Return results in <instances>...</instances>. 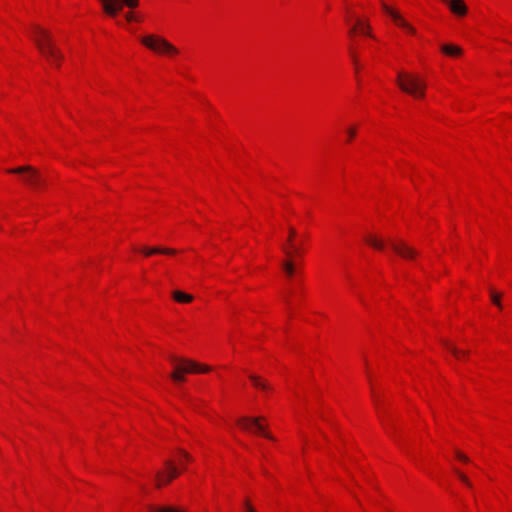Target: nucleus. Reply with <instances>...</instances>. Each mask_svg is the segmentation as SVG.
Segmentation results:
<instances>
[{
  "label": "nucleus",
  "instance_id": "nucleus-24",
  "mask_svg": "<svg viewBox=\"0 0 512 512\" xmlns=\"http://www.w3.org/2000/svg\"><path fill=\"white\" fill-rule=\"evenodd\" d=\"M491 300H492V302H493L496 306H498V307H500V308H501L500 295H499V294H497V293H496V292H494V291H491Z\"/></svg>",
  "mask_w": 512,
  "mask_h": 512
},
{
  "label": "nucleus",
  "instance_id": "nucleus-31",
  "mask_svg": "<svg viewBox=\"0 0 512 512\" xmlns=\"http://www.w3.org/2000/svg\"><path fill=\"white\" fill-rule=\"evenodd\" d=\"M245 512H257L252 505H248L247 508H245Z\"/></svg>",
  "mask_w": 512,
  "mask_h": 512
},
{
  "label": "nucleus",
  "instance_id": "nucleus-32",
  "mask_svg": "<svg viewBox=\"0 0 512 512\" xmlns=\"http://www.w3.org/2000/svg\"><path fill=\"white\" fill-rule=\"evenodd\" d=\"M183 398H184L187 402H189L190 404H192V400L190 399V397H188V396L184 395V396H183Z\"/></svg>",
  "mask_w": 512,
  "mask_h": 512
},
{
  "label": "nucleus",
  "instance_id": "nucleus-13",
  "mask_svg": "<svg viewBox=\"0 0 512 512\" xmlns=\"http://www.w3.org/2000/svg\"><path fill=\"white\" fill-rule=\"evenodd\" d=\"M249 378L255 387H257L261 390H270L271 389L270 385L267 382H265L264 380H262L259 376L255 375V374H250Z\"/></svg>",
  "mask_w": 512,
  "mask_h": 512
},
{
  "label": "nucleus",
  "instance_id": "nucleus-4",
  "mask_svg": "<svg viewBox=\"0 0 512 512\" xmlns=\"http://www.w3.org/2000/svg\"><path fill=\"white\" fill-rule=\"evenodd\" d=\"M397 84L402 91L415 97H423L425 91V83L416 76L398 73Z\"/></svg>",
  "mask_w": 512,
  "mask_h": 512
},
{
  "label": "nucleus",
  "instance_id": "nucleus-19",
  "mask_svg": "<svg viewBox=\"0 0 512 512\" xmlns=\"http://www.w3.org/2000/svg\"><path fill=\"white\" fill-rule=\"evenodd\" d=\"M356 25H357L359 33L372 37V35L370 33V26L368 24L362 22L360 19H357Z\"/></svg>",
  "mask_w": 512,
  "mask_h": 512
},
{
  "label": "nucleus",
  "instance_id": "nucleus-16",
  "mask_svg": "<svg viewBox=\"0 0 512 512\" xmlns=\"http://www.w3.org/2000/svg\"><path fill=\"white\" fill-rule=\"evenodd\" d=\"M441 50L449 55V56H458L462 53V50L460 47L458 46H454V45H450V44H447V45H443L441 47Z\"/></svg>",
  "mask_w": 512,
  "mask_h": 512
},
{
  "label": "nucleus",
  "instance_id": "nucleus-6",
  "mask_svg": "<svg viewBox=\"0 0 512 512\" xmlns=\"http://www.w3.org/2000/svg\"><path fill=\"white\" fill-rule=\"evenodd\" d=\"M103 12L112 18H115L124 6L135 8L139 4V0H99Z\"/></svg>",
  "mask_w": 512,
  "mask_h": 512
},
{
  "label": "nucleus",
  "instance_id": "nucleus-29",
  "mask_svg": "<svg viewBox=\"0 0 512 512\" xmlns=\"http://www.w3.org/2000/svg\"><path fill=\"white\" fill-rule=\"evenodd\" d=\"M179 452L182 455V457L184 459H186L187 461H190L192 459L191 456L187 452H185L184 450H179Z\"/></svg>",
  "mask_w": 512,
  "mask_h": 512
},
{
  "label": "nucleus",
  "instance_id": "nucleus-23",
  "mask_svg": "<svg viewBox=\"0 0 512 512\" xmlns=\"http://www.w3.org/2000/svg\"><path fill=\"white\" fill-rule=\"evenodd\" d=\"M349 55L355 65L356 69H358V66H359L358 55H357L356 50L352 46L349 47Z\"/></svg>",
  "mask_w": 512,
  "mask_h": 512
},
{
  "label": "nucleus",
  "instance_id": "nucleus-3",
  "mask_svg": "<svg viewBox=\"0 0 512 512\" xmlns=\"http://www.w3.org/2000/svg\"><path fill=\"white\" fill-rule=\"evenodd\" d=\"M173 371L170 374V378L176 383H182L185 381V374L194 372L197 369L198 364L192 360L178 358L176 356L169 357Z\"/></svg>",
  "mask_w": 512,
  "mask_h": 512
},
{
  "label": "nucleus",
  "instance_id": "nucleus-7",
  "mask_svg": "<svg viewBox=\"0 0 512 512\" xmlns=\"http://www.w3.org/2000/svg\"><path fill=\"white\" fill-rule=\"evenodd\" d=\"M261 418H252V417H241L237 420L238 426L244 431L249 432H259L262 433L266 438L273 440V436L269 433H265L264 426L260 423Z\"/></svg>",
  "mask_w": 512,
  "mask_h": 512
},
{
  "label": "nucleus",
  "instance_id": "nucleus-9",
  "mask_svg": "<svg viewBox=\"0 0 512 512\" xmlns=\"http://www.w3.org/2000/svg\"><path fill=\"white\" fill-rule=\"evenodd\" d=\"M390 246L398 255L405 259H411L417 255V251L403 241H390Z\"/></svg>",
  "mask_w": 512,
  "mask_h": 512
},
{
  "label": "nucleus",
  "instance_id": "nucleus-1",
  "mask_svg": "<svg viewBox=\"0 0 512 512\" xmlns=\"http://www.w3.org/2000/svg\"><path fill=\"white\" fill-rule=\"evenodd\" d=\"M32 39L35 42L39 52L53 65L59 66L63 59V54L55 45L51 33L39 26H34Z\"/></svg>",
  "mask_w": 512,
  "mask_h": 512
},
{
  "label": "nucleus",
  "instance_id": "nucleus-8",
  "mask_svg": "<svg viewBox=\"0 0 512 512\" xmlns=\"http://www.w3.org/2000/svg\"><path fill=\"white\" fill-rule=\"evenodd\" d=\"M382 9L383 11L388 14L392 20L395 22L396 25L400 26L401 28L405 29L410 34H415L416 30L413 26H411L402 16L401 14L396 11L395 9L389 7L387 4L382 3Z\"/></svg>",
  "mask_w": 512,
  "mask_h": 512
},
{
  "label": "nucleus",
  "instance_id": "nucleus-17",
  "mask_svg": "<svg viewBox=\"0 0 512 512\" xmlns=\"http://www.w3.org/2000/svg\"><path fill=\"white\" fill-rule=\"evenodd\" d=\"M142 252L146 256H150L157 253H163V254H174L176 251L173 249H163V248H144Z\"/></svg>",
  "mask_w": 512,
  "mask_h": 512
},
{
  "label": "nucleus",
  "instance_id": "nucleus-28",
  "mask_svg": "<svg viewBox=\"0 0 512 512\" xmlns=\"http://www.w3.org/2000/svg\"><path fill=\"white\" fill-rule=\"evenodd\" d=\"M124 17H125V19H126L128 22H131V21H133V20H134V15H133V13H131V12H127V13H125Z\"/></svg>",
  "mask_w": 512,
  "mask_h": 512
},
{
  "label": "nucleus",
  "instance_id": "nucleus-2",
  "mask_svg": "<svg viewBox=\"0 0 512 512\" xmlns=\"http://www.w3.org/2000/svg\"><path fill=\"white\" fill-rule=\"evenodd\" d=\"M8 172L21 175L23 182L33 189L42 187L46 182L43 175L36 168L30 165L9 169Z\"/></svg>",
  "mask_w": 512,
  "mask_h": 512
},
{
  "label": "nucleus",
  "instance_id": "nucleus-26",
  "mask_svg": "<svg viewBox=\"0 0 512 512\" xmlns=\"http://www.w3.org/2000/svg\"><path fill=\"white\" fill-rule=\"evenodd\" d=\"M455 454H456V457H457L459 460H461V461H463V462H465V463H468V462H469V458H468L467 456H465L463 453H461V452H459V451H456V453H455Z\"/></svg>",
  "mask_w": 512,
  "mask_h": 512
},
{
  "label": "nucleus",
  "instance_id": "nucleus-15",
  "mask_svg": "<svg viewBox=\"0 0 512 512\" xmlns=\"http://www.w3.org/2000/svg\"><path fill=\"white\" fill-rule=\"evenodd\" d=\"M282 269L284 270L286 276L288 278H291L296 271L295 263L293 262V260L287 259L282 262Z\"/></svg>",
  "mask_w": 512,
  "mask_h": 512
},
{
  "label": "nucleus",
  "instance_id": "nucleus-20",
  "mask_svg": "<svg viewBox=\"0 0 512 512\" xmlns=\"http://www.w3.org/2000/svg\"><path fill=\"white\" fill-rule=\"evenodd\" d=\"M444 345L458 359H461L467 354V352L458 350L455 346L449 344L448 342H445Z\"/></svg>",
  "mask_w": 512,
  "mask_h": 512
},
{
  "label": "nucleus",
  "instance_id": "nucleus-27",
  "mask_svg": "<svg viewBox=\"0 0 512 512\" xmlns=\"http://www.w3.org/2000/svg\"><path fill=\"white\" fill-rule=\"evenodd\" d=\"M208 371H210V367L209 366H203V365H199V364H198L197 369L194 370V372H202V373L208 372Z\"/></svg>",
  "mask_w": 512,
  "mask_h": 512
},
{
  "label": "nucleus",
  "instance_id": "nucleus-12",
  "mask_svg": "<svg viewBox=\"0 0 512 512\" xmlns=\"http://www.w3.org/2000/svg\"><path fill=\"white\" fill-rule=\"evenodd\" d=\"M283 252L287 256L288 259H293V257H297L301 255V249L300 247L293 244V246H283L282 247Z\"/></svg>",
  "mask_w": 512,
  "mask_h": 512
},
{
  "label": "nucleus",
  "instance_id": "nucleus-5",
  "mask_svg": "<svg viewBox=\"0 0 512 512\" xmlns=\"http://www.w3.org/2000/svg\"><path fill=\"white\" fill-rule=\"evenodd\" d=\"M143 45L147 48L164 54H177L178 49L169 43L166 39L155 35H147L141 39Z\"/></svg>",
  "mask_w": 512,
  "mask_h": 512
},
{
  "label": "nucleus",
  "instance_id": "nucleus-14",
  "mask_svg": "<svg viewBox=\"0 0 512 512\" xmlns=\"http://www.w3.org/2000/svg\"><path fill=\"white\" fill-rule=\"evenodd\" d=\"M172 297L174 298L175 301L179 302V303H189L193 300V296L190 295V294H186L182 291H174L172 293Z\"/></svg>",
  "mask_w": 512,
  "mask_h": 512
},
{
  "label": "nucleus",
  "instance_id": "nucleus-21",
  "mask_svg": "<svg viewBox=\"0 0 512 512\" xmlns=\"http://www.w3.org/2000/svg\"><path fill=\"white\" fill-rule=\"evenodd\" d=\"M454 471H455L456 475L458 476V478H459V479H460V480H461V481H462V482H463L467 487H469V488H471V489L473 488V485H472L471 481L468 479V477H467L464 473H462L461 471H459V470H457V469H455Z\"/></svg>",
  "mask_w": 512,
  "mask_h": 512
},
{
  "label": "nucleus",
  "instance_id": "nucleus-30",
  "mask_svg": "<svg viewBox=\"0 0 512 512\" xmlns=\"http://www.w3.org/2000/svg\"><path fill=\"white\" fill-rule=\"evenodd\" d=\"M358 31L357 25L355 24L350 30L349 34L352 36Z\"/></svg>",
  "mask_w": 512,
  "mask_h": 512
},
{
  "label": "nucleus",
  "instance_id": "nucleus-22",
  "mask_svg": "<svg viewBox=\"0 0 512 512\" xmlns=\"http://www.w3.org/2000/svg\"><path fill=\"white\" fill-rule=\"evenodd\" d=\"M288 230H289V235H288V238H287V244H285L284 246H293V244H295L293 242V239L297 235V232H296L294 227H289Z\"/></svg>",
  "mask_w": 512,
  "mask_h": 512
},
{
  "label": "nucleus",
  "instance_id": "nucleus-10",
  "mask_svg": "<svg viewBox=\"0 0 512 512\" xmlns=\"http://www.w3.org/2000/svg\"><path fill=\"white\" fill-rule=\"evenodd\" d=\"M165 465L168 469V474L165 476L163 473L158 472L156 474L158 483L157 486L160 487L164 483H169L172 479L176 478L179 475V472L172 461L168 460L165 462Z\"/></svg>",
  "mask_w": 512,
  "mask_h": 512
},
{
  "label": "nucleus",
  "instance_id": "nucleus-11",
  "mask_svg": "<svg viewBox=\"0 0 512 512\" xmlns=\"http://www.w3.org/2000/svg\"><path fill=\"white\" fill-rule=\"evenodd\" d=\"M443 2L449 7L450 11L456 16L463 17L468 12V8L463 0H443Z\"/></svg>",
  "mask_w": 512,
  "mask_h": 512
},
{
  "label": "nucleus",
  "instance_id": "nucleus-25",
  "mask_svg": "<svg viewBox=\"0 0 512 512\" xmlns=\"http://www.w3.org/2000/svg\"><path fill=\"white\" fill-rule=\"evenodd\" d=\"M347 135H348V141H350L351 139H353L356 135V128L355 127H349L347 129Z\"/></svg>",
  "mask_w": 512,
  "mask_h": 512
},
{
  "label": "nucleus",
  "instance_id": "nucleus-18",
  "mask_svg": "<svg viewBox=\"0 0 512 512\" xmlns=\"http://www.w3.org/2000/svg\"><path fill=\"white\" fill-rule=\"evenodd\" d=\"M366 242L371 245L372 247H374L375 249H378V250H383L384 249V241L381 240V239H378L374 236H369L366 238Z\"/></svg>",
  "mask_w": 512,
  "mask_h": 512
},
{
  "label": "nucleus",
  "instance_id": "nucleus-33",
  "mask_svg": "<svg viewBox=\"0 0 512 512\" xmlns=\"http://www.w3.org/2000/svg\"><path fill=\"white\" fill-rule=\"evenodd\" d=\"M248 505H251L249 500L244 501V508H247Z\"/></svg>",
  "mask_w": 512,
  "mask_h": 512
}]
</instances>
